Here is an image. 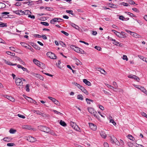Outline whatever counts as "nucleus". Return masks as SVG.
Wrapping results in <instances>:
<instances>
[{
  "instance_id": "1",
  "label": "nucleus",
  "mask_w": 147,
  "mask_h": 147,
  "mask_svg": "<svg viewBox=\"0 0 147 147\" xmlns=\"http://www.w3.org/2000/svg\"><path fill=\"white\" fill-rule=\"evenodd\" d=\"M15 82L17 86H20L19 88L20 89L23 88V82L21 78H16L15 80Z\"/></svg>"
},
{
  "instance_id": "2",
  "label": "nucleus",
  "mask_w": 147,
  "mask_h": 147,
  "mask_svg": "<svg viewBox=\"0 0 147 147\" xmlns=\"http://www.w3.org/2000/svg\"><path fill=\"white\" fill-rule=\"evenodd\" d=\"M88 111L93 116L96 118L98 119L99 116L98 115L97 113L95 111L94 109L91 107L88 108Z\"/></svg>"
},
{
  "instance_id": "3",
  "label": "nucleus",
  "mask_w": 147,
  "mask_h": 147,
  "mask_svg": "<svg viewBox=\"0 0 147 147\" xmlns=\"http://www.w3.org/2000/svg\"><path fill=\"white\" fill-rule=\"evenodd\" d=\"M70 47L72 49L74 50L77 52L81 54H83L84 53V51L83 50L75 46L71 45Z\"/></svg>"
},
{
  "instance_id": "4",
  "label": "nucleus",
  "mask_w": 147,
  "mask_h": 147,
  "mask_svg": "<svg viewBox=\"0 0 147 147\" xmlns=\"http://www.w3.org/2000/svg\"><path fill=\"white\" fill-rule=\"evenodd\" d=\"M70 123L71 126L75 130L79 132H81V130L76 123L71 121Z\"/></svg>"
},
{
  "instance_id": "5",
  "label": "nucleus",
  "mask_w": 147,
  "mask_h": 147,
  "mask_svg": "<svg viewBox=\"0 0 147 147\" xmlns=\"http://www.w3.org/2000/svg\"><path fill=\"white\" fill-rule=\"evenodd\" d=\"M38 128L40 130L44 131L47 133H49L48 131L49 130V129L47 127L43 126H38Z\"/></svg>"
},
{
  "instance_id": "6",
  "label": "nucleus",
  "mask_w": 147,
  "mask_h": 147,
  "mask_svg": "<svg viewBox=\"0 0 147 147\" xmlns=\"http://www.w3.org/2000/svg\"><path fill=\"white\" fill-rule=\"evenodd\" d=\"M47 56L49 58L53 59H55L57 58V57L55 54L51 52H48L47 53Z\"/></svg>"
},
{
  "instance_id": "7",
  "label": "nucleus",
  "mask_w": 147,
  "mask_h": 147,
  "mask_svg": "<svg viewBox=\"0 0 147 147\" xmlns=\"http://www.w3.org/2000/svg\"><path fill=\"white\" fill-rule=\"evenodd\" d=\"M33 62L36 65L40 67H42V65H43V64L42 63H40L37 59H35L33 60Z\"/></svg>"
},
{
  "instance_id": "8",
  "label": "nucleus",
  "mask_w": 147,
  "mask_h": 147,
  "mask_svg": "<svg viewBox=\"0 0 147 147\" xmlns=\"http://www.w3.org/2000/svg\"><path fill=\"white\" fill-rule=\"evenodd\" d=\"M26 140L28 141L32 142H34L36 140V138L31 136L27 137Z\"/></svg>"
},
{
  "instance_id": "9",
  "label": "nucleus",
  "mask_w": 147,
  "mask_h": 147,
  "mask_svg": "<svg viewBox=\"0 0 147 147\" xmlns=\"http://www.w3.org/2000/svg\"><path fill=\"white\" fill-rule=\"evenodd\" d=\"M89 126L90 129L93 131H96L97 129L96 125L92 123H89Z\"/></svg>"
},
{
  "instance_id": "10",
  "label": "nucleus",
  "mask_w": 147,
  "mask_h": 147,
  "mask_svg": "<svg viewBox=\"0 0 147 147\" xmlns=\"http://www.w3.org/2000/svg\"><path fill=\"white\" fill-rule=\"evenodd\" d=\"M110 142L112 143H115L117 142V138L114 136H110Z\"/></svg>"
},
{
  "instance_id": "11",
  "label": "nucleus",
  "mask_w": 147,
  "mask_h": 147,
  "mask_svg": "<svg viewBox=\"0 0 147 147\" xmlns=\"http://www.w3.org/2000/svg\"><path fill=\"white\" fill-rule=\"evenodd\" d=\"M111 40L113 41V44L114 45L119 47L122 46V45H121V43L117 41H116V40L115 39H113L111 38Z\"/></svg>"
},
{
  "instance_id": "12",
  "label": "nucleus",
  "mask_w": 147,
  "mask_h": 147,
  "mask_svg": "<svg viewBox=\"0 0 147 147\" xmlns=\"http://www.w3.org/2000/svg\"><path fill=\"white\" fill-rule=\"evenodd\" d=\"M59 20H63V19L60 18H54L51 20V24H54L55 22H59L60 21H59Z\"/></svg>"
},
{
  "instance_id": "13",
  "label": "nucleus",
  "mask_w": 147,
  "mask_h": 147,
  "mask_svg": "<svg viewBox=\"0 0 147 147\" xmlns=\"http://www.w3.org/2000/svg\"><path fill=\"white\" fill-rule=\"evenodd\" d=\"M4 97L7 98L9 100H10L12 102H14L15 101V99L10 96H7L6 95H4Z\"/></svg>"
},
{
  "instance_id": "14",
  "label": "nucleus",
  "mask_w": 147,
  "mask_h": 147,
  "mask_svg": "<svg viewBox=\"0 0 147 147\" xmlns=\"http://www.w3.org/2000/svg\"><path fill=\"white\" fill-rule=\"evenodd\" d=\"M17 66L18 68L22 69L23 71H26V72L29 73V71L26 68H24V67H22V65L19 64H18L17 65Z\"/></svg>"
},
{
  "instance_id": "15",
  "label": "nucleus",
  "mask_w": 147,
  "mask_h": 147,
  "mask_svg": "<svg viewBox=\"0 0 147 147\" xmlns=\"http://www.w3.org/2000/svg\"><path fill=\"white\" fill-rule=\"evenodd\" d=\"M70 25L72 27H73L75 28L76 29L78 30H80V27L77 25H76L75 24H74L73 23H70Z\"/></svg>"
},
{
  "instance_id": "16",
  "label": "nucleus",
  "mask_w": 147,
  "mask_h": 147,
  "mask_svg": "<svg viewBox=\"0 0 147 147\" xmlns=\"http://www.w3.org/2000/svg\"><path fill=\"white\" fill-rule=\"evenodd\" d=\"M127 37V34L123 32H121L120 38H125Z\"/></svg>"
},
{
  "instance_id": "17",
  "label": "nucleus",
  "mask_w": 147,
  "mask_h": 147,
  "mask_svg": "<svg viewBox=\"0 0 147 147\" xmlns=\"http://www.w3.org/2000/svg\"><path fill=\"white\" fill-rule=\"evenodd\" d=\"M4 61L5 63L7 65L12 66L16 65H17L16 63H11L10 61H8L4 59Z\"/></svg>"
},
{
  "instance_id": "18",
  "label": "nucleus",
  "mask_w": 147,
  "mask_h": 147,
  "mask_svg": "<svg viewBox=\"0 0 147 147\" xmlns=\"http://www.w3.org/2000/svg\"><path fill=\"white\" fill-rule=\"evenodd\" d=\"M131 35L136 38L141 37L140 36L138 35L137 33L132 32H131Z\"/></svg>"
},
{
  "instance_id": "19",
  "label": "nucleus",
  "mask_w": 147,
  "mask_h": 147,
  "mask_svg": "<svg viewBox=\"0 0 147 147\" xmlns=\"http://www.w3.org/2000/svg\"><path fill=\"white\" fill-rule=\"evenodd\" d=\"M80 90L86 94L87 95L88 94V91L83 86L81 87Z\"/></svg>"
},
{
  "instance_id": "20",
  "label": "nucleus",
  "mask_w": 147,
  "mask_h": 147,
  "mask_svg": "<svg viewBox=\"0 0 147 147\" xmlns=\"http://www.w3.org/2000/svg\"><path fill=\"white\" fill-rule=\"evenodd\" d=\"M83 82L86 85L88 86H91L90 82L88 81L86 79H84L83 80Z\"/></svg>"
},
{
  "instance_id": "21",
  "label": "nucleus",
  "mask_w": 147,
  "mask_h": 147,
  "mask_svg": "<svg viewBox=\"0 0 147 147\" xmlns=\"http://www.w3.org/2000/svg\"><path fill=\"white\" fill-rule=\"evenodd\" d=\"M22 128L23 129H28L29 130L32 129L31 127L30 126L27 125H24L22 126Z\"/></svg>"
},
{
  "instance_id": "22",
  "label": "nucleus",
  "mask_w": 147,
  "mask_h": 147,
  "mask_svg": "<svg viewBox=\"0 0 147 147\" xmlns=\"http://www.w3.org/2000/svg\"><path fill=\"white\" fill-rule=\"evenodd\" d=\"M75 63L77 65H81L82 64V63L78 59H75Z\"/></svg>"
},
{
  "instance_id": "23",
  "label": "nucleus",
  "mask_w": 147,
  "mask_h": 147,
  "mask_svg": "<svg viewBox=\"0 0 147 147\" xmlns=\"http://www.w3.org/2000/svg\"><path fill=\"white\" fill-rule=\"evenodd\" d=\"M101 136L104 138H105L107 137L105 133L103 131H101L100 133Z\"/></svg>"
},
{
  "instance_id": "24",
  "label": "nucleus",
  "mask_w": 147,
  "mask_h": 147,
  "mask_svg": "<svg viewBox=\"0 0 147 147\" xmlns=\"http://www.w3.org/2000/svg\"><path fill=\"white\" fill-rule=\"evenodd\" d=\"M77 98L78 99L83 100L84 99V98L83 96L81 94H79L77 96Z\"/></svg>"
},
{
  "instance_id": "25",
  "label": "nucleus",
  "mask_w": 147,
  "mask_h": 147,
  "mask_svg": "<svg viewBox=\"0 0 147 147\" xmlns=\"http://www.w3.org/2000/svg\"><path fill=\"white\" fill-rule=\"evenodd\" d=\"M127 136L128 138H129L131 140H132L133 141H134L135 140V139L131 135L129 134L127 135Z\"/></svg>"
},
{
  "instance_id": "26",
  "label": "nucleus",
  "mask_w": 147,
  "mask_h": 147,
  "mask_svg": "<svg viewBox=\"0 0 147 147\" xmlns=\"http://www.w3.org/2000/svg\"><path fill=\"white\" fill-rule=\"evenodd\" d=\"M35 76L37 78L39 79L40 80H43V77L39 74H35Z\"/></svg>"
},
{
  "instance_id": "27",
  "label": "nucleus",
  "mask_w": 147,
  "mask_h": 147,
  "mask_svg": "<svg viewBox=\"0 0 147 147\" xmlns=\"http://www.w3.org/2000/svg\"><path fill=\"white\" fill-rule=\"evenodd\" d=\"M140 90L144 93L147 96V90L144 87H142L141 88Z\"/></svg>"
},
{
  "instance_id": "28",
  "label": "nucleus",
  "mask_w": 147,
  "mask_h": 147,
  "mask_svg": "<svg viewBox=\"0 0 147 147\" xmlns=\"http://www.w3.org/2000/svg\"><path fill=\"white\" fill-rule=\"evenodd\" d=\"M26 99L27 100L28 102L31 103H34V102H35L34 100H33L30 98L29 97H27Z\"/></svg>"
},
{
  "instance_id": "29",
  "label": "nucleus",
  "mask_w": 147,
  "mask_h": 147,
  "mask_svg": "<svg viewBox=\"0 0 147 147\" xmlns=\"http://www.w3.org/2000/svg\"><path fill=\"white\" fill-rule=\"evenodd\" d=\"M59 123L61 125L64 127L66 126L67 125L65 123L64 121H62V120L60 121Z\"/></svg>"
},
{
  "instance_id": "30",
  "label": "nucleus",
  "mask_w": 147,
  "mask_h": 147,
  "mask_svg": "<svg viewBox=\"0 0 147 147\" xmlns=\"http://www.w3.org/2000/svg\"><path fill=\"white\" fill-rule=\"evenodd\" d=\"M7 23H4L2 22H0V27H7Z\"/></svg>"
},
{
  "instance_id": "31",
  "label": "nucleus",
  "mask_w": 147,
  "mask_h": 147,
  "mask_svg": "<svg viewBox=\"0 0 147 147\" xmlns=\"http://www.w3.org/2000/svg\"><path fill=\"white\" fill-rule=\"evenodd\" d=\"M48 132H49V133H47V134H51L52 135H53L54 136H57V134L55 133H54V131H53L51 130H50V129H49V130L48 131Z\"/></svg>"
},
{
  "instance_id": "32",
  "label": "nucleus",
  "mask_w": 147,
  "mask_h": 147,
  "mask_svg": "<svg viewBox=\"0 0 147 147\" xmlns=\"http://www.w3.org/2000/svg\"><path fill=\"white\" fill-rule=\"evenodd\" d=\"M9 132L10 134H14L16 132V129L11 128L9 130Z\"/></svg>"
},
{
  "instance_id": "33",
  "label": "nucleus",
  "mask_w": 147,
  "mask_h": 147,
  "mask_svg": "<svg viewBox=\"0 0 147 147\" xmlns=\"http://www.w3.org/2000/svg\"><path fill=\"white\" fill-rule=\"evenodd\" d=\"M109 7L111 8H117L116 5L113 4L109 3Z\"/></svg>"
},
{
  "instance_id": "34",
  "label": "nucleus",
  "mask_w": 147,
  "mask_h": 147,
  "mask_svg": "<svg viewBox=\"0 0 147 147\" xmlns=\"http://www.w3.org/2000/svg\"><path fill=\"white\" fill-rule=\"evenodd\" d=\"M24 14L26 15H30V14L31 13V12L29 10H25L24 11Z\"/></svg>"
},
{
  "instance_id": "35",
  "label": "nucleus",
  "mask_w": 147,
  "mask_h": 147,
  "mask_svg": "<svg viewBox=\"0 0 147 147\" xmlns=\"http://www.w3.org/2000/svg\"><path fill=\"white\" fill-rule=\"evenodd\" d=\"M21 45L23 47H24L26 48H28V45L26 43L22 42L21 43Z\"/></svg>"
},
{
  "instance_id": "36",
  "label": "nucleus",
  "mask_w": 147,
  "mask_h": 147,
  "mask_svg": "<svg viewBox=\"0 0 147 147\" xmlns=\"http://www.w3.org/2000/svg\"><path fill=\"white\" fill-rule=\"evenodd\" d=\"M52 111H53L54 113L56 114L60 115H63L62 113L59 112L57 111L56 110H52Z\"/></svg>"
},
{
  "instance_id": "37",
  "label": "nucleus",
  "mask_w": 147,
  "mask_h": 147,
  "mask_svg": "<svg viewBox=\"0 0 147 147\" xmlns=\"http://www.w3.org/2000/svg\"><path fill=\"white\" fill-rule=\"evenodd\" d=\"M126 13H127L128 15H129L130 17H136V16L134 15V14H133L132 13H131L129 12H125Z\"/></svg>"
},
{
  "instance_id": "38",
  "label": "nucleus",
  "mask_w": 147,
  "mask_h": 147,
  "mask_svg": "<svg viewBox=\"0 0 147 147\" xmlns=\"http://www.w3.org/2000/svg\"><path fill=\"white\" fill-rule=\"evenodd\" d=\"M30 85L29 84H27L25 87L26 90L27 92H29L30 91L29 89Z\"/></svg>"
},
{
  "instance_id": "39",
  "label": "nucleus",
  "mask_w": 147,
  "mask_h": 147,
  "mask_svg": "<svg viewBox=\"0 0 147 147\" xmlns=\"http://www.w3.org/2000/svg\"><path fill=\"white\" fill-rule=\"evenodd\" d=\"M133 85L134 87L140 90H141V88L142 87V86H141L140 85H136L134 84H133Z\"/></svg>"
},
{
  "instance_id": "40",
  "label": "nucleus",
  "mask_w": 147,
  "mask_h": 147,
  "mask_svg": "<svg viewBox=\"0 0 147 147\" xmlns=\"http://www.w3.org/2000/svg\"><path fill=\"white\" fill-rule=\"evenodd\" d=\"M73 84H74L75 86H77L79 89H80V88L81 87H82V86L80 85V84L76 83L74 82L73 83Z\"/></svg>"
},
{
  "instance_id": "41",
  "label": "nucleus",
  "mask_w": 147,
  "mask_h": 147,
  "mask_svg": "<svg viewBox=\"0 0 147 147\" xmlns=\"http://www.w3.org/2000/svg\"><path fill=\"white\" fill-rule=\"evenodd\" d=\"M135 75H133L132 74H130L129 75H128L127 77L128 78H132L134 79V78L135 77Z\"/></svg>"
},
{
  "instance_id": "42",
  "label": "nucleus",
  "mask_w": 147,
  "mask_h": 147,
  "mask_svg": "<svg viewBox=\"0 0 147 147\" xmlns=\"http://www.w3.org/2000/svg\"><path fill=\"white\" fill-rule=\"evenodd\" d=\"M40 24L45 26H48L49 25V23L45 22H41Z\"/></svg>"
},
{
  "instance_id": "43",
  "label": "nucleus",
  "mask_w": 147,
  "mask_h": 147,
  "mask_svg": "<svg viewBox=\"0 0 147 147\" xmlns=\"http://www.w3.org/2000/svg\"><path fill=\"white\" fill-rule=\"evenodd\" d=\"M66 12L67 13H68L70 14H71L72 15H73V11L71 10H66Z\"/></svg>"
},
{
  "instance_id": "44",
  "label": "nucleus",
  "mask_w": 147,
  "mask_h": 147,
  "mask_svg": "<svg viewBox=\"0 0 147 147\" xmlns=\"http://www.w3.org/2000/svg\"><path fill=\"white\" fill-rule=\"evenodd\" d=\"M122 58L123 60H126V61H127L128 59L127 56L125 55H123Z\"/></svg>"
},
{
  "instance_id": "45",
  "label": "nucleus",
  "mask_w": 147,
  "mask_h": 147,
  "mask_svg": "<svg viewBox=\"0 0 147 147\" xmlns=\"http://www.w3.org/2000/svg\"><path fill=\"white\" fill-rule=\"evenodd\" d=\"M6 53L7 54L9 55H11L12 56H14L15 55V54L14 53H11L10 52L7 51Z\"/></svg>"
},
{
  "instance_id": "46",
  "label": "nucleus",
  "mask_w": 147,
  "mask_h": 147,
  "mask_svg": "<svg viewBox=\"0 0 147 147\" xmlns=\"http://www.w3.org/2000/svg\"><path fill=\"white\" fill-rule=\"evenodd\" d=\"M45 9L47 11H51L53 10V8L51 7H46L45 8Z\"/></svg>"
},
{
  "instance_id": "47",
  "label": "nucleus",
  "mask_w": 147,
  "mask_h": 147,
  "mask_svg": "<svg viewBox=\"0 0 147 147\" xmlns=\"http://www.w3.org/2000/svg\"><path fill=\"white\" fill-rule=\"evenodd\" d=\"M53 102L55 104L57 105H59V102L58 100H56L55 99V100H54V101H53Z\"/></svg>"
},
{
  "instance_id": "48",
  "label": "nucleus",
  "mask_w": 147,
  "mask_h": 147,
  "mask_svg": "<svg viewBox=\"0 0 147 147\" xmlns=\"http://www.w3.org/2000/svg\"><path fill=\"white\" fill-rule=\"evenodd\" d=\"M113 85L115 87V89H116L117 87V85L116 82H113Z\"/></svg>"
},
{
  "instance_id": "49",
  "label": "nucleus",
  "mask_w": 147,
  "mask_h": 147,
  "mask_svg": "<svg viewBox=\"0 0 147 147\" xmlns=\"http://www.w3.org/2000/svg\"><path fill=\"white\" fill-rule=\"evenodd\" d=\"M61 32L63 34H64L65 35H66V36H68L69 35V34L67 32L63 31V30H61Z\"/></svg>"
},
{
  "instance_id": "50",
  "label": "nucleus",
  "mask_w": 147,
  "mask_h": 147,
  "mask_svg": "<svg viewBox=\"0 0 147 147\" xmlns=\"http://www.w3.org/2000/svg\"><path fill=\"white\" fill-rule=\"evenodd\" d=\"M7 145L8 146H14L15 144H14L13 143H7Z\"/></svg>"
},
{
  "instance_id": "51",
  "label": "nucleus",
  "mask_w": 147,
  "mask_h": 147,
  "mask_svg": "<svg viewBox=\"0 0 147 147\" xmlns=\"http://www.w3.org/2000/svg\"><path fill=\"white\" fill-rule=\"evenodd\" d=\"M105 85L107 86L108 88H109L111 89H112L113 88H114L112 86H111L109 85L108 84H105Z\"/></svg>"
},
{
  "instance_id": "52",
  "label": "nucleus",
  "mask_w": 147,
  "mask_h": 147,
  "mask_svg": "<svg viewBox=\"0 0 147 147\" xmlns=\"http://www.w3.org/2000/svg\"><path fill=\"white\" fill-rule=\"evenodd\" d=\"M119 19L122 20H124L125 18L123 16H120L119 17Z\"/></svg>"
},
{
  "instance_id": "53",
  "label": "nucleus",
  "mask_w": 147,
  "mask_h": 147,
  "mask_svg": "<svg viewBox=\"0 0 147 147\" xmlns=\"http://www.w3.org/2000/svg\"><path fill=\"white\" fill-rule=\"evenodd\" d=\"M132 10L138 13L139 12V11L138 9L136 8H132Z\"/></svg>"
},
{
  "instance_id": "54",
  "label": "nucleus",
  "mask_w": 147,
  "mask_h": 147,
  "mask_svg": "<svg viewBox=\"0 0 147 147\" xmlns=\"http://www.w3.org/2000/svg\"><path fill=\"white\" fill-rule=\"evenodd\" d=\"M19 12L20 13L19 15H23V14H24V11H22L21 10H19Z\"/></svg>"
},
{
  "instance_id": "55",
  "label": "nucleus",
  "mask_w": 147,
  "mask_h": 147,
  "mask_svg": "<svg viewBox=\"0 0 147 147\" xmlns=\"http://www.w3.org/2000/svg\"><path fill=\"white\" fill-rule=\"evenodd\" d=\"M33 112L34 113H36V114L38 115L40 114V112L38 110H33Z\"/></svg>"
},
{
  "instance_id": "56",
  "label": "nucleus",
  "mask_w": 147,
  "mask_h": 147,
  "mask_svg": "<svg viewBox=\"0 0 147 147\" xmlns=\"http://www.w3.org/2000/svg\"><path fill=\"white\" fill-rule=\"evenodd\" d=\"M110 122L112 123L114 125H115L116 124V123L113 119H110Z\"/></svg>"
},
{
  "instance_id": "57",
  "label": "nucleus",
  "mask_w": 147,
  "mask_h": 147,
  "mask_svg": "<svg viewBox=\"0 0 147 147\" xmlns=\"http://www.w3.org/2000/svg\"><path fill=\"white\" fill-rule=\"evenodd\" d=\"M9 14V12H5L2 13V14L3 15V16H4L5 15H7Z\"/></svg>"
},
{
  "instance_id": "58",
  "label": "nucleus",
  "mask_w": 147,
  "mask_h": 147,
  "mask_svg": "<svg viewBox=\"0 0 147 147\" xmlns=\"http://www.w3.org/2000/svg\"><path fill=\"white\" fill-rule=\"evenodd\" d=\"M18 116L19 117L23 118V119H24V118H25V117L23 115H21L20 114H18Z\"/></svg>"
},
{
  "instance_id": "59",
  "label": "nucleus",
  "mask_w": 147,
  "mask_h": 147,
  "mask_svg": "<svg viewBox=\"0 0 147 147\" xmlns=\"http://www.w3.org/2000/svg\"><path fill=\"white\" fill-rule=\"evenodd\" d=\"M94 48L96 49L97 50L99 51H100L101 49V48L100 47L97 46H95Z\"/></svg>"
},
{
  "instance_id": "60",
  "label": "nucleus",
  "mask_w": 147,
  "mask_h": 147,
  "mask_svg": "<svg viewBox=\"0 0 147 147\" xmlns=\"http://www.w3.org/2000/svg\"><path fill=\"white\" fill-rule=\"evenodd\" d=\"M142 115L143 116H144L146 118H147V115L146 114V113H144V112H142L141 113Z\"/></svg>"
},
{
  "instance_id": "61",
  "label": "nucleus",
  "mask_w": 147,
  "mask_h": 147,
  "mask_svg": "<svg viewBox=\"0 0 147 147\" xmlns=\"http://www.w3.org/2000/svg\"><path fill=\"white\" fill-rule=\"evenodd\" d=\"M129 3L131 5H134L135 4V2L132 0H130L129 1Z\"/></svg>"
},
{
  "instance_id": "62",
  "label": "nucleus",
  "mask_w": 147,
  "mask_h": 147,
  "mask_svg": "<svg viewBox=\"0 0 147 147\" xmlns=\"http://www.w3.org/2000/svg\"><path fill=\"white\" fill-rule=\"evenodd\" d=\"M22 4L21 2H17L15 4V5L16 6H19L21 5Z\"/></svg>"
},
{
  "instance_id": "63",
  "label": "nucleus",
  "mask_w": 147,
  "mask_h": 147,
  "mask_svg": "<svg viewBox=\"0 0 147 147\" xmlns=\"http://www.w3.org/2000/svg\"><path fill=\"white\" fill-rule=\"evenodd\" d=\"M134 78V79L136 80L138 82H139L140 80V79L139 78H138V77L137 76H135V77Z\"/></svg>"
},
{
  "instance_id": "64",
  "label": "nucleus",
  "mask_w": 147,
  "mask_h": 147,
  "mask_svg": "<svg viewBox=\"0 0 147 147\" xmlns=\"http://www.w3.org/2000/svg\"><path fill=\"white\" fill-rule=\"evenodd\" d=\"M104 147H109V144L107 142L104 143Z\"/></svg>"
}]
</instances>
